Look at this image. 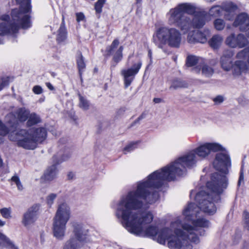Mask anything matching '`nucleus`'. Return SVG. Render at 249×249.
<instances>
[{
	"instance_id": "1",
	"label": "nucleus",
	"mask_w": 249,
	"mask_h": 249,
	"mask_svg": "<svg viewBox=\"0 0 249 249\" xmlns=\"http://www.w3.org/2000/svg\"><path fill=\"white\" fill-rule=\"evenodd\" d=\"M228 184L225 176L214 173L212 175L211 180L207 183L211 194L201 191L196 194L192 190L190 197L194 196L198 206L189 203L183 211L184 221L177 219L172 222L171 229H165L159 234L158 242L164 245L168 240V247L170 249H193L190 242L198 244L199 239L197 234L203 235L205 232L201 228H208L210 225L208 220L198 217L200 211L209 214H214L216 211L215 203L220 201V195L227 187Z\"/></svg>"
},
{
	"instance_id": "2",
	"label": "nucleus",
	"mask_w": 249,
	"mask_h": 249,
	"mask_svg": "<svg viewBox=\"0 0 249 249\" xmlns=\"http://www.w3.org/2000/svg\"><path fill=\"white\" fill-rule=\"evenodd\" d=\"M156 177H148L146 180L138 183L136 191H130L123 196L118 203L116 215L122 219L123 226L130 233L137 236H157V241L159 234L163 228L158 231L156 226H149L145 230L143 227L150 223L154 218L152 213L149 211H138L142 207L143 201L152 204L156 202L159 197L158 192L155 189L159 188L162 185H156Z\"/></svg>"
},
{
	"instance_id": "3",
	"label": "nucleus",
	"mask_w": 249,
	"mask_h": 249,
	"mask_svg": "<svg viewBox=\"0 0 249 249\" xmlns=\"http://www.w3.org/2000/svg\"><path fill=\"white\" fill-rule=\"evenodd\" d=\"M222 149V146L216 143H205L200 145L183 156L179 157L160 170L150 174V177H156V185H163L165 181L174 180L177 176L184 175L186 168L193 167L196 162V155L201 159L207 157L211 152H217Z\"/></svg>"
},
{
	"instance_id": "4",
	"label": "nucleus",
	"mask_w": 249,
	"mask_h": 249,
	"mask_svg": "<svg viewBox=\"0 0 249 249\" xmlns=\"http://www.w3.org/2000/svg\"><path fill=\"white\" fill-rule=\"evenodd\" d=\"M20 4L19 8L12 10V20L9 21L8 15H3L0 23V44L3 43V36L18 32L19 27L27 29L31 26L30 14L31 12L30 0H16Z\"/></svg>"
},
{
	"instance_id": "5",
	"label": "nucleus",
	"mask_w": 249,
	"mask_h": 249,
	"mask_svg": "<svg viewBox=\"0 0 249 249\" xmlns=\"http://www.w3.org/2000/svg\"><path fill=\"white\" fill-rule=\"evenodd\" d=\"M233 54V52L231 50L224 52L220 60L222 69L226 71H229L232 69V74L234 77L239 76L243 72L249 73V48L239 51L236 55L238 60L232 64Z\"/></svg>"
},
{
	"instance_id": "6",
	"label": "nucleus",
	"mask_w": 249,
	"mask_h": 249,
	"mask_svg": "<svg viewBox=\"0 0 249 249\" xmlns=\"http://www.w3.org/2000/svg\"><path fill=\"white\" fill-rule=\"evenodd\" d=\"M195 8L196 4L193 3L185 2L178 4L167 13L168 23L178 27L183 34L187 33L191 29V19L184 14H194Z\"/></svg>"
},
{
	"instance_id": "7",
	"label": "nucleus",
	"mask_w": 249,
	"mask_h": 249,
	"mask_svg": "<svg viewBox=\"0 0 249 249\" xmlns=\"http://www.w3.org/2000/svg\"><path fill=\"white\" fill-rule=\"evenodd\" d=\"M153 41L160 48L168 45L173 48H179L181 41L180 31L174 27L166 26L159 28L153 36Z\"/></svg>"
},
{
	"instance_id": "8",
	"label": "nucleus",
	"mask_w": 249,
	"mask_h": 249,
	"mask_svg": "<svg viewBox=\"0 0 249 249\" xmlns=\"http://www.w3.org/2000/svg\"><path fill=\"white\" fill-rule=\"evenodd\" d=\"M18 135L21 136L18 145L26 149L34 150L38 143H41L46 139L47 133L44 127H38L29 130L21 129L18 131Z\"/></svg>"
},
{
	"instance_id": "9",
	"label": "nucleus",
	"mask_w": 249,
	"mask_h": 249,
	"mask_svg": "<svg viewBox=\"0 0 249 249\" xmlns=\"http://www.w3.org/2000/svg\"><path fill=\"white\" fill-rule=\"evenodd\" d=\"M71 217V210L66 203L59 205L53 218V235L58 239L62 240L65 233L66 224Z\"/></svg>"
},
{
	"instance_id": "10",
	"label": "nucleus",
	"mask_w": 249,
	"mask_h": 249,
	"mask_svg": "<svg viewBox=\"0 0 249 249\" xmlns=\"http://www.w3.org/2000/svg\"><path fill=\"white\" fill-rule=\"evenodd\" d=\"M6 122L4 124L0 120V135L5 136L9 134V138L11 141H17L20 139V135L18 131L16 132L18 123L12 114L8 115L6 117Z\"/></svg>"
},
{
	"instance_id": "11",
	"label": "nucleus",
	"mask_w": 249,
	"mask_h": 249,
	"mask_svg": "<svg viewBox=\"0 0 249 249\" xmlns=\"http://www.w3.org/2000/svg\"><path fill=\"white\" fill-rule=\"evenodd\" d=\"M71 149L67 148L64 149L63 154L62 152H59L58 155L54 156L53 158V164L46 169L43 175V178L48 181L54 179L58 173L56 165L68 160L71 156Z\"/></svg>"
},
{
	"instance_id": "12",
	"label": "nucleus",
	"mask_w": 249,
	"mask_h": 249,
	"mask_svg": "<svg viewBox=\"0 0 249 249\" xmlns=\"http://www.w3.org/2000/svg\"><path fill=\"white\" fill-rule=\"evenodd\" d=\"M74 237H71L65 244L63 249H77L85 240V235L83 233L82 226L78 223H73Z\"/></svg>"
},
{
	"instance_id": "13",
	"label": "nucleus",
	"mask_w": 249,
	"mask_h": 249,
	"mask_svg": "<svg viewBox=\"0 0 249 249\" xmlns=\"http://www.w3.org/2000/svg\"><path fill=\"white\" fill-rule=\"evenodd\" d=\"M220 151V152L216 154L213 162V165L216 170L226 173L228 167L231 166L230 158L227 151L223 147Z\"/></svg>"
},
{
	"instance_id": "14",
	"label": "nucleus",
	"mask_w": 249,
	"mask_h": 249,
	"mask_svg": "<svg viewBox=\"0 0 249 249\" xmlns=\"http://www.w3.org/2000/svg\"><path fill=\"white\" fill-rule=\"evenodd\" d=\"M142 65L141 61L134 64L127 69H124L121 71V75L124 77V88H127L134 80L135 75L138 73Z\"/></svg>"
},
{
	"instance_id": "15",
	"label": "nucleus",
	"mask_w": 249,
	"mask_h": 249,
	"mask_svg": "<svg viewBox=\"0 0 249 249\" xmlns=\"http://www.w3.org/2000/svg\"><path fill=\"white\" fill-rule=\"evenodd\" d=\"M226 43L231 48H242L248 45L249 41L242 34H231L227 37Z\"/></svg>"
},
{
	"instance_id": "16",
	"label": "nucleus",
	"mask_w": 249,
	"mask_h": 249,
	"mask_svg": "<svg viewBox=\"0 0 249 249\" xmlns=\"http://www.w3.org/2000/svg\"><path fill=\"white\" fill-rule=\"evenodd\" d=\"M40 208V205L35 204L30 207L25 213H24L22 218V224L26 227H29L33 224L37 219L38 212Z\"/></svg>"
},
{
	"instance_id": "17",
	"label": "nucleus",
	"mask_w": 249,
	"mask_h": 249,
	"mask_svg": "<svg viewBox=\"0 0 249 249\" xmlns=\"http://www.w3.org/2000/svg\"><path fill=\"white\" fill-rule=\"evenodd\" d=\"M210 34V31L204 30L203 32L198 30L190 32L187 36V41L189 43L194 44L196 43H204L207 40V36Z\"/></svg>"
},
{
	"instance_id": "18",
	"label": "nucleus",
	"mask_w": 249,
	"mask_h": 249,
	"mask_svg": "<svg viewBox=\"0 0 249 249\" xmlns=\"http://www.w3.org/2000/svg\"><path fill=\"white\" fill-rule=\"evenodd\" d=\"M233 25L235 27H238L241 31H249V15L246 13L239 14L236 17Z\"/></svg>"
},
{
	"instance_id": "19",
	"label": "nucleus",
	"mask_w": 249,
	"mask_h": 249,
	"mask_svg": "<svg viewBox=\"0 0 249 249\" xmlns=\"http://www.w3.org/2000/svg\"><path fill=\"white\" fill-rule=\"evenodd\" d=\"M197 7L196 6L195 11L194 14H190L193 15L194 18L191 19V28H202L206 22V13L204 11H198Z\"/></svg>"
},
{
	"instance_id": "20",
	"label": "nucleus",
	"mask_w": 249,
	"mask_h": 249,
	"mask_svg": "<svg viewBox=\"0 0 249 249\" xmlns=\"http://www.w3.org/2000/svg\"><path fill=\"white\" fill-rule=\"evenodd\" d=\"M238 7L236 4L232 2H228L223 5L222 9L227 12L225 17L226 19L232 20L234 17V12L237 9Z\"/></svg>"
},
{
	"instance_id": "21",
	"label": "nucleus",
	"mask_w": 249,
	"mask_h": 249,
	"mask_svg": "<svg viewBox=\"0 0 249 249\" xmlns=\"http://www.w3.org/2000/svg\"><path fill=\"white\" fill-rule=\"evenodd\" d=\"M0 248H6L7 249H18L9 238L1 232H0Z\"/></svg>"
},
{
	"instance_id": "22",
	"label": "nucleus",
	"mask_w": 249,
	"mask_h": 249,
	"mask_svg": "<svg viewBox=\"0 0 249 249\" xmlns=\"http://www.w3.org/2000/svg\"><path fill=\"white\" fill-rule=\"evenodd\" d=\"M30 113V111L28 109L22 107L17 109L15 115L19 122H24L28 119Z\"/></svg>"
},
{
	"instance_id": "23",
	"label": "nucleus",
	"mask_w": 249,
	"mask_h": 249,
	"mask_svg": "<svg viewBox=\"0 0 249 249\" xmlns=\"http://www.w3.org/2000/svg\"><path fill=\"white\" fill-rule=\"evenodd\" d=\"M67 32L65 25L64 19V18H63L62 22L58 31V34L56 38L57 41L59 43L65 41L67 38Z\"/></svg>"
},
{
	"instance_id": "24",
	"label": "nucleus",
	"mask_w": 249,
	"mask_h": 249,
	"mask_svg": "<svg viewBox=\"0 0 249 249\" xmlns=\"http://www.w3.org/2000/svg\"><path fill=\"white\" fill-rule=\"evenodd\" d=\"M76 59L79 73L80 75H81L83 71L86 68V63L85 62V58L80 51H78L77 53Z\"/></svg>"
},
{
	"instance_id": "25",
	"label": "nucleus",
	"mask_w": 249,
	"mask_h": 249,
	"mask_svg": "<svg viewBox=\"0 0 249 249\" xmlns=\"http://www.w3.org/2000/svg\"><path fill=\"white\" fill-rule=\"evenodd\" d=\"M27 120L26 125L28 127L35 125L41 122L40 116L34 112L30 113Z\"/></svg>"
},
{
	"instance_id": "26",
	"label": "nucleus",
	"mask_w": 249,
	"mask_h": 249,
	"mask_svg": "<svg viewBox=\"0 0 249 249\" xmlns=\"http://www.w3.org/2000/svg\"><path fill=\"white\" fill-rule=\"evenodd\" d=\"M223 39L222 36L218 35H215L209 41V44L213 49H217L221 45Z\"/></svg>"
},
{
	"instance_id": "27",
	"label": "nucleus",
	"mask_w": 249,
	"mask_h": 249,
	"mask_svg": "<svg viewBox=\"0 0 249 249\" xmlns=\"http://www.w3.org/2000/svg\"><path fill=\"white\" fill-rule=\"evenodd\" d=\"M119 44V41L118 39H114L111 44L107 47L106 48V52L107 55L110 56L111 54H113L115 53L116 50L118 49L117 47Z\"/></svg>"
},
{
	"instance_id": "28",
	"label": "nucleus",
	"mask_w": 249,
	"mask_h": 249,
	"mask_svg": "<svg viewBox=\"0 0 249 249\" xmlns=\"http://www.w3.org/2000/svg\"><path fill=\"white\" fill-rule=\"evenodd\" d=\"M188 84L185 81L179 79H175L173 81L170 89H176L178 88H186Z\"/></svg>"
},
{
	"instance_id": "29",
	"label": "nucleus",
	"mask_w": 249,
	"mask_h": 249,
	"mask_svg": "<svg viewBox=\"0 0 249 249\" xmlns=\"http://www.w3.org/2000/svg\"><path fill=\"white\" fill-rule=\"evenodd\" d=\"M79 96V107L83 110H87L89 109L90 104L89 101L80 94H78Z\"/></svg>"
},
{
	"instance_id": "30",
	"label": "nucleus",
	"mask_w": 249,
	"mask_h": 249,
	"mask_svg": "<svg viewBox=\"0 0 249 249\" xmlns=\"http://www.w3.org/2000/svg\"><path fill=\"white\" fill-rule=\"evenodd\" d=\"M201 59L196 56L190 55H188L186 59V65L187 67H192L198 63Z\"/></svg>"
},
{
	"instance_id": "31",
	"label": "nucleus",
	"mask_w": 249,
	"mask_h": 249,
	"mask_svg": "<svg viewBox=\"0 0 249 249\" xmlns=\"http://www.w3.org/2000/svg\"><path fill=\"white\" fill-rule=\"evenodd\" d=\"M124 47L122 46L119 47V48L116 50L115 53L111 54L113 56V60L116 62L118 63L123 58V51Z\"/></svg>"
},
{
	"instance_id": "32",
	"label": "nucleus",
	"mask_w": 249,
	"mask_h": 249,
	"mask_svg": "<svg viewBox=\"0 0 249 249\" xmlns=\"http://www.w3.org/2000/svg\"><path fill=\"white\" fill-rule=\"evenodd\" d=\"M201 69L202 75L206 77H211L213 73V68L207 65H203Z\"/></svg>"
},
{
	"instance_id": "33",
	"label": "nucleus",
	"mask_w": 249,
	"mask_h": 249,
	"mask_svg": "<svg viewBox=\"0 0 249 249\" xmlns=\"http://www.w3.org/2000/svg\"><path fill=\"white\" fill-rule=\"evenodd\" d=\"M222 8L219 5H214L209 10L210 15L213 17L219 16L221 13Z\"/></svg>"
},
{
	"instance_id": "34",
	"label": "nucleus",
	"mask_w": 249,
	"mask_h": 249,
	"mask_svg": "<svg viewBox=\"0 0 249 249\" xmlns=\"http://www.w3.org/2000/svg\"><path fill=\"white\" fill-rule=\"evenodd\" d=\"M213 24L215 28L218 31L222 30L225 26V23L224 21L220 18L215 19L214 21Z\"/></svg>"
},
{
	"instance_id": "35",
	"label": "nucleus",
	"mask_w": 249,
	"mask_h": 249,
	"mask_svg": "<svg viewBox=\"0 0 249 249\" xmlns=\"http://www.w3.org/2000/svg\"><path fill=\"white\" fill-rule=\"evenodd\" d=\"M0 213L2 216V217L5 218L9 219L11 217V210L10 208H3L1 209L0 210Z\"/></svg>"
},
{
	"instance_id": "36",
	"label": "nucleus",
	"mask_w": 249,
	"mask_h": 249,
	"mask_svg": "<svg viewBox=\"0 0 249 249\" xmlns=\"http://www.w3.org/2000/svg\"><path fill=\"white\" fill-rule=\"evenodd\" d=\"M11 180L12 181L16 183L18 190L22 191L23 190V186L20 181L19 177L18 176L14 175L12 177Z\"/></svg>"
},
{
	"instance_id": "37",
	"label": "nucleus",
	"mask_w": 249,
	"mask_h": 249,
	"mask_svg": "<svg viewBox=\"0 0 249 249\" xmlns=\"http://www.w3.org/2000/svg\"><path fill=\"white\" fill-rule=\"evenodd\" d=\"M104 3V0H98L95 3L94 8L96 13H100L102 12V8Z\"/></svg>"
},
{
	"instance_id": "38",
	"label": "nucleus",
	"mask_w": 249,
	"mask_h": 249,
	"mask_svg": "<svg viewBox=\"0 0 249 249\" xmlns=\"http://www.w3.org/2000/svg\"><path fill=\"white\" fill-rule=\"evenodd\" d=\"M10 77H2L0 79V90H2L5 87L8 86L9 84Z\"/></svg>"
},
{
	"instance_id": "39",
	"label": "nucleus",
	"mask_w": 249,
	"mask_h": 249,
	"mask_svg": "<svg viewBox=\"0 0 249 249\" xmlns=\"http://www.w3.org/2000/svg\"><path fill=\"white\" fill-rule=\"evenodd\" d=\"M243 217L244 227L249 231V213L247 211H244L243 213Z\"/></svg>"
},
{
	"instance_id": "40",
	"label": "nucleus",
	"mask_w": 249,
	"mask_h": 249,
	"mask_svg": "<svg viewBox=\"0 0 249 249\" xmlns=\"http://www.w3.org/2000/svg\"><path fill=\"white\" fill-rule=\"evenodd\" d=\"M137 143V142H132L125 147L124 148V154H126L127 152H130L136 148Z\"/></svg>"
},
{
	"instance_id": "41",
	"label": "nucleus",
	"mask_w": 249,
	"mask_h": 249,
	"mask_svg": "<svg viewBox=\"0 0 249 249\" xmlns=\"http://www.w3.org/2000/svg\"><path fill=\"white\" fill-rule=\"evenodd\" d=\"M56 197V195L55 194H51L47 197V203L51 206L53 203L54 200Z\"/></svg>"
},
{
	"instance_id": "42",
	"label": "nucleus",
	"mask_w": 249,
	"mask_h": 249,
	"mask_svg": "<svg viewBox=\"0 0 249 249\" xmlns=\"http://www.w3.org/2000/svg\"><path fill=\"white\" fill-rule=\"evenodd\" d=\"M33 91L35 94H40L42 93V88L38 85L35 86L33 88Z\"/></svg>"
},
{
	"instance_id": "43",
	"label": "nucleus",
	"mask_w": 249,
	"mask_h": 249,
	"mask_svg": "<svg viewBox=\"0 0 249 249\" xmlns=\"http://www.w3.org/2000/svg\"><path fill=\"white\" fill-rule=\"evenodd\" d=\"M244 172H243V166H242L240 172V176L239 178V180L238 181V185L240 186L241 182L244 181Z\"/></svg>"
},
{
	"instance_id": "44",
	"label": "nucleus",
	"mask_w": 249,
	"mask_h": 249,
	"mask_svg": "<svg viewBox=\"0 0 249 249\" xmlns=\"http://www.w3.org/2000/svg\"><path fill=\"white\" fill-rule=\"evenodd\" d=\"M213 101L215 104H220L223 102L224 98L222 96L218 95L215 97Z\"/></svg>"
},
{
	"instance_id": "45",
	"label": "nucleus",
	"mask_w": 249,
	"mask_h": 249,
	"mask_svg": "<svg viewBox=\"0 0 249 249\" xmlns=\"http://www.w3.org/2000/svg\"><path fill=\"white\" fill-rule=\"evenodd\" d=\"M146 114L142 113L138 118L132 124L131 126H133L136 123H138L141 120L145 118Z\"/></svg>"
},
{
	"instance_id": "46",
	"label": "nucleus",
	"mask_w": 249,
	"mask_h": 249,
	"mask_svg": "<svg viewBox=\"0 0 249 249\" xmlns=\"http://www.w3.org/2000/svg\"><path fill=\"white\" fill-rule=\"evenodd\" d=\"M84 18V15L82 13H78L76 14V20L77 22L83 20Z\"/></svg>"
},
{
	"instance_id": "47",
	"label": "nucleus",
	"mask_w": 249,
	"mask_h": 249,
	"mask_svg": "<svg viewBox=\"0 0 249 249\" xmlns=\"http://www.w3.org/2000/svg\"><path fill=\"white\" fill-rule=\"evenodd\" d=\"M241 238V235L239 233L236 234L235 237L233 238V243L237 244L238 243L239 240Z\"/></svg>"
},
{
	"instance_id": "48",
	"label": "nucleus",
	"mask_w": 249,
	"mask_h": 249,
	"mask_svg": "<svg viewBox=\"0 0 249 249\" xmlns=\"http://www.w3.org/2000/svg\"><path fill=\"white\" fill-rule=\"evenodd\" d=\"M241 249H249V243L247 241H244L242 244Z\"/></svg>"
},
{
	"instance_id": "49",
	"label": "nucleus",
	"mask_w": 249,
	"mask_h": 249,
	"mask_svg": "<svg viewBox=\"0 0 249 249\" xmlns=\"http://www.w3.org/2000/svg\"><path fill=\"white\" fill-rule=\"evenodd\" d=\"M162 99L160 98H155L153 99V102L156 104L160 103L162 102Z\"/></svg>"
},
{
	"instance_id": "50",
	"label": "nucleus",
	"mask_w": 249,
	"mask_h": 249,
	"mask_svg": "<svg viewBox=\"0 0 249 249\" xmlns=\"http://www.w3.org/2000/svg\"><path fill=\"white\" fill-rule=\"evenodd\" d=\"M46 85L47 88L51 90H53L54 89V88L53 86L49 82H47L46 83Z\"/></svg>"
},
{
	"instance_id": "51",
	"label": "nucleus",
	"mask_w": 249,
	"mask_h": 249,
	"mask_svg": "<svg viewBox=\"0 0 249 249\" xmlns=\"http://www.w3.org/2000/svg\"><path fill=\"white\" fill-rule=\"evenodd\" d=\"M74 177V174L72 172H70L68 174V178L69 179H71Z\"/></svg>"
},
{
	"instance_id": "52",
	"label": "nucleus",
	"mask_w": 249,
	"mask_h": 249,
	"mask_svg": "<svg viewBox=\"0 0 249 249\" xmlns=\"http://www.w3.org/2000/svg\"><path fill=\"white\" fill-rule=\"evenodd\" d=\"M5 224V222L0 219V227H2Z\"/></svg>"
},
{
	"instance_id": "53",
	"label": "nucleus",
	"mask_w": 249,
	"mask_h": 249,
	"mask_svg": "<svg viewBox=\"0 0 249 249\" xmlns=\"http://www.w3.org/2000/svg\"><path fill=\"white\" fill-rule=\"evenodd\" d=\"M193 71L196 72H198L200 71V69H198L197 68H195L193 69Z\"/></svg>"
},
{
	"instance_id": "54",
	"label": "nucleus",
	"mask_w": 249,
	"mask_h": 249,
	"mask_svg": "<svg viewBox=\"0 0 249 249\" xmlns=\"http://www.w3.org/2000/svg\"><path fill=\"white\" fill-rule=\"evenodd\" d=\"M148 56H149V57L150 58H151V57H152V52H151V50H149V51H148Z\"/></svg>"
},
{
	"instance_id": "55",
	"label": "nucleus",
	"mask_w": 249,
	"mask_h": 249,
	"mask_svg": "<svg viewBox=\"0 0 249 249\" xmlns=\"http://www.w3.org/2000/svg\"><path fill=\"white\" fill-rule=\"evenodd\" d=\"M137 3H140L142 1V0H136Z\"/></svg>"
},
{
	"instance_id": "56",
	"label": "nucleus",
	"mask_w": 249,
	"mask_h": 249,
	"mask_svg": "<svg viewBox=\"0 0 249 249\" xmlns=\"http://www.w3.org/2000/svg\"><path fill=\"white\" fill-rule=\"evenodd\" d=\"M105 2H106V0H104V3H105Z\"/></svg>"
}]
</instances>
